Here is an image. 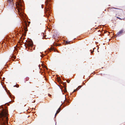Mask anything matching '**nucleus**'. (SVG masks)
<instances>
[{"label":"nucleus","mask_w":125,"mask_h":125,"mask_svg":"<svg viewBox=\"0 0 125 125\" xmlns=\"http://www.w3.org/2000/svg\"><path fill=\"white\" fill-rule=\"evenodd\" d=\"M8 114V110L4 109L0 112V125H7L8 119L7 116Z\"/></svg>","instance_id":"1"},{"label":"nucleus","mask_w":125,"mask_h":125,"mask_svg":"<svg viewBox=\"0 0 125 125\" xmlns=\"http://www.w3.org/2000/svg\"><path fill=\"white\" fill-rule=\"evenodd\" d=\"M111 10L115 13L116 16H119L122 18H121L119 17H116L117 18L121 20H124V19H125V18H123L125 17V14L122 9L113 7L111 8Z\"/></svg>","instance_id":"2"},{"label":"nucleus","mask_w":125,"mask_h":125,"mask_svg":"<svg viewBox=\"0 0 125 125\" xmlns=\"http://www.w3.org/2000/svg\"><path fill=\"white\" fill-rule=\"evenodd\" d=\"M18 0L16 5L17 7V10L19 14L21 15H22V10L23 7L22 6V0Z\"/></svg>","instance_id":"3"},{"label":"nucleus","mask_w":125,"mask_h":125,"mask_svg":"<svg viewBox=\"0 0 125 125\" xmlns=\"http://www.w3.org/2000/svg\"><path fill=\"white\" fill-rule=\"evenodd\" d=\"M26 44L28 47V49H29L32 47L33 43L32 42L29 41L27 42Z\"/></svg>","instance_id":"4"},{"label":"nucleus","mask_w":125,"mask_h":125,"mask_svg":"<svg viewBox=\"0 0 125 125\" xmlns=\"http://www.w3.org/2000/svg\"><path fill=\"white\" fill-rule=\"evenodd\" d=\"M23 27L24 30L25 31V33H26V32L27 31V23L25 21H24L23 23Z\"/></svg>","instance_id":"5"},{"label":"nucleus","mask_w":125,"mask_h":125,"mask_svg":"<svg viewBox=\"0 0 125 125\" xmlns=\"http://www.w3.org/2000/svg\"><path fill=\"white\" fill-rule=\"evenodd\" d=\"M124 32H125L124 30H121L117 33L116 35V36H120Z\"/></svg>","instance_id":"6"},{"label":"nucleus","mask_w":125,"mask_h":125,"mask_svg":"<svg viewBox=\"0 0 125 125\" xmlns=\"http://www.w3.org/2000/svg\"><path fill=\"white\" fill-rule=\"evenodd\" d=\"M13 0H7L8 3H9L11 5L13 4Z\"/></svg>","instance_id":"7"},{"label":"nucleus","mask_w":125,"mask_h":125,"mask_svg":"<svg viewBox=\"0 0 125 125\" xmlns=\"http://www.w3.org/2000/svg\"><path fill=\"white\" fill-rule=\"evenodd\" d=\"M61 111V108L60 107L57 110V111L55 115V117H56L57 114H58Z\"/></svg>","instance_id":"8"},{"label":"nucleus","mask_w":125,"mask_h":125,"mask_svg":"<svg viewBox=\"0 0 125 125\" xmlns=\"http://www.w3.org/2000/svg\"><path fill=\"white\" fill-rule=\"evenodd\" d=\"M54 50L53 47H51L50 48V49H48L49 51L51 52L52 51H53Z\"/></svg>","instance_id":"9"},{"label":"nucleus","mask_w":125,"mask_h":125,"mask_svg":"<svg viewBox=\"0 0 125 125\" xmlns=\"http://www.w3.org/2000/svg\"><path fill=\"white\" fill-rule=\"evenodd\" d=\"M45 11H49L50 10V9L49 8H45Z\"/></svg>","instance_id":"10"},{"label":"nucleus","mask_w":125,"mask_h":125,"mask_svg":"<svg viewBox=\"0 0 125 125\" xmlns=\"http://www.w3.org/2000/svg\"><path fill=\"white\" fill-rule=\"evenodd\" d=\"M49 1H48V0H46V2H45V3L46 4V5L47 6V4H49Z\"/></svg>","instance_id":"11"},{"label":"nucleus","mask_w":125,"mask_h":125,"mask_svg":"<svg viewBox=\"0 0 125 125\" xmlns=\"http://www.w3.org/2000/svg\"><path fill=\"white\" fill-rule=\"evenodd\" d=\"M82 87V85L79 86H78V87L77 88H78V90L80 89Z\"/></svg>","instance_id":"12"},{"label":"nucleus","mask_w":125,"mask_h":125,"mask_svg":"<svg viewBox=\"0 0 125 125\" xmlns=\"http://www.w3.org/2000/svg\"><path fill=\"white\" fill-rule=\"evenodd\" d=\"M78 88H77L76 89L74 90L73 92H75V91H78Z\"/></svg>","instance_id":"13"},{"label":"nucleus","mask_w":125,"mask_h":125,"mask_svg":"<svg viewBox=\"0 0 125 125\" xmlns=\"http://www.w3.org/2000/svg\"><path fill=\"white\" fill-rule=\"evenodd\" d=\"M19 85L18 84H17L16 85H15V86H14V87L15 86L17 88L19 87Z\"/></svg>","instance_id":"14"},{"label":"nucleus","mask_w":125,"mask_h":125,"mask_svg":"<svg viewBox=\"0 0 125 125\" xmlns=\"http://www.w3.org/2000/svg\"><path fill=\"white\" fill-rule=\"evenodd\" d=\"M70 42H68V41H66V43L67 44H68Z\"/></svg>","instance_id":"15"},{"label":"nucleus","mask_w":125,"mask_h":125,"mask_svg":"<svg viewBox=\"0 0 125 125\" xmlns=\"http://www.w3.org/2000/svg\"><path fill=\"white\" fill-rule=\"evenodd\" d=\"M94 52V50H93V51H91V53H93V52Z\"/></svg>","instance_id":"16"},{"label":"nucleus","mask_w":125,"mask_h":125,"mask_svg":"<svg viewBox=\"0 0 125 125\" xmlns=\"http://www.w3.org/2000/svg\"><path fill=\"white\" fill-rule=\"evenodd\" d=\"M65 89L66 90V86H65V87H64Z\"/></svg>","instance_id":"17"},{"label":"nucleus","mask_w":125,"mask_h":125,"mask_svg":"<svg viewBox=\"0 0 125 125\" xmlns=\"http://www.w3.org/2000/svg\"><path fill=\"white\" fill-rule=\"evenodd\" d=\"M67 82H68V83H69V82L68 81H67Z\"/></svg>","instance_id":"18"},{"label":"nucleus","mask_w":125,"mask_h":125,"mask_svg":"<svg viewBox=\"0 0 125 125\" xmlns=\"http://www.w3.org/2000/svg\"><path fill=\"white\" fill-rule=\"evenodd\" d=\"M28 23H29H29H30V22H28Z\"/></svg>","instance_id":"19"},{"label":"nucleus","mask_w":125,"mask_h":125,"mask_svg":"<svg viewBox=\"0 0 125 125\" xmlns=\"http://www.w3.org/2000/svg\"><path fill=\"white\" fill-rule=\"evenodd\" d=\"M29 83H31L30 82H29Z\"/></svg>","instance_id":"20"}]
</instances>
